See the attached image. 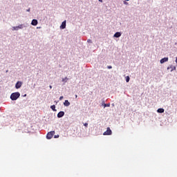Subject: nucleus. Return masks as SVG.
I'll return each instance as SVG.
<instances>
[{
  "label": "nucleus",
  "instance_id": "obj_1",
  "mask_svg": "<svg viewBox=\"0 0 177 177\" xmlns=\"http://www.w3.org/2000/svg\"><path fill=\"white\" fill-rule=\"evenodd\" d=\"M18 97H20V93H12L10 95L11 100H17Z\"/></svg>",
  "mask_w": 177,
  "mask_h": 177
},
{
  "label": "nucleus",
  "instance_id": "obj_2",
  "mask_svg": "<svg viewBox=\"0 0 177 177\" xmlns=\"http://www.w3.org/2000/svg\"><path fill=\"white\" fill-rule=\"evenodd\" d=\"M55 131H50L47 133L46 138L47 139H52L53 138V136L55 135Z\"/></svg>",
  "mask_w": 177,
  "mask_h": 177
},
{
  "label": "nucleus",
  "instance_id": "obj_3",
  "mask_svg": "<svg viewBox=\"0 0 177 177\" xmlns=\"http://www.w3.org/2000/svg\"><path fill=\"white\" fill-rule=\"evenodd\" d=\"M23 28V25L20 24L18 26H13L12 31H19V30H21Z\"/></svg>",
  "mask_w": 177,
  "mask_h": 177
},
{
  "label": "nucleus",
  "instance_id": "obj_4",
  "mask_svg": "<svg viewBox=\"0 0 177 177\" xmlns=\"http://www.w3.org/2000/svg\"><path fill=\"white\" fill-rule=\"evenodd\" d=\"M113 133V131H111V129H110V127H107L106 131L104 132V136H109L111 135Z\"/></svg>",
  "mask_w": 177,
  "mask_h": 177
},
{
  "label": "nucleus",
  "instance_id": "obj_5",
  "mask_svg": "<svg viewBox=\"0 0 177 177\" xmlns=\"http://www.w3.org/2000/svg\"><path fill=\"white\" fill-rule=\"evenodd\" d=\"M22 84H23L21 83V82H17L15 84L16 89H19V88H21Z\"/></svg>",
  "mask_w": 177,
  "mask_h": 177
},
{
  "label": "nucleus",
  "instance_id": "obj_6",
  "mask_svg": "<svg viewBox=\"0 0 177 177\" xmlns=\"http://www.w3.org/2000/svg\"><path fill=\"white\" fill-rule=\"evenodd\" d=\"M66 21H64L62 23V25L60 26V28L62 30H64V28H66Z\"/></svg>",
  "mask_w": 177,
  "mask_h": 177
},
{
  "label": "nucleus",
  "instance_id": "obj_7",
  "mask_svg": "<svg viewBox=\"0 0 177 177\" xmlns=\"http://www.w3.org/2000/svg\"><path fill=\"white\" fill-rule=\"evenodd\" d=\"M64 115V111H60L57 114L58 118H62Z\"/></svg>",
  "mask_w": 177,
  "mask_h": 177
},
{
  "label": "nucleus",
  "instance_id": "obj_8",
  "mask_svg": "<svg viewBox=\"0 0 177 177\" xmlns=\"http://www.w3.org/2000/svg\"><path fill=\"white\" fill-rule=\"evenodd\" d=\"M31 24H32V26H37L38 24V20L32 19Z\"/></svg>",
  "mask_w": 177,
  "mask_h": 177
},
{
  "label": "nucleus",
  "instance_id": "obj_9",
  "mask_svg": "<svg viewBox=\"0 0 177 177\" xmlns=\"http://www.w3.org/2000/svg\"><path fill=\"white\" fill-rule=\"evenodd\" d=\"M165 62H168V57H164L162 59H160V64H161L165 63Z\"/></svg>",
  "mask_w": 177,
  "mask_h": 177
},
{
  "label": "nucleus",
  "instance_id": "obj_10",
  "mask_svg": "<svg viewBox=\"0 0 177 177\" xmlns=\"http://www.w3.org/2000/svg\"><path fill=\"white\" fill-rule=\"evenodd\" d=\"M114 37L115 38H120V37H121V32H115L114 35Z\"/></svg>",
  "mask_w": 177,
  "mask_h": 177
},
{
  "label": "nucleus",
  "instance_id": "obj_11",
  "mask_svg": "<svg viewBox=\"0 0 177 177\" xmlns=\"http://www.w3.org/2000/svg\"><path fill=\"white\" fill-rule=\"evenodd\" d=\"M169 68L171 69V71H174V70H176V68L174 66H170L167 67V70H169Z\"/></svg>",
  "mask_w": 177,
  "mask_h": 177
},
{
  "label": "nucleus",
  "instance_id": "obj_12",
  "mask_svg": "<svg viewBox=\"0 0 177 177\" xmlns=\"http://www.w3.org/2000/svg\"><path fill=\"white\" fill-rule=\"evenodd\" d=\"M64 105L66 106V107H68V106H70V102H68V100H65V102H64Z\"/></svg>",
  "mask_w": 177,
  "mask_h": 177
},
{
  "label": "nucleus",
  "instance_id": "obj_13",
  "mask_svg": "<svg viewBox=\"0 0 177 177\" xmlns=\"http://www.w3.org/2000/svg\"><path fill=\"white\" fill-rule=\"evenodd\" d=\"M158 113H164L165 110L162 108H160L157 110Z\"/></svg>",
  "mask_w": 177,
  "mask_h": 177
},
{
  "label": "nucleus",
  "instance_id": "obj_14",
  "mask_svg": "<svg viewBox=\"0 0 177 177\" xmlns=\"http://www.w3.org/2000/svg\"><path fill=\"white\" fill-rule=\"evenodd\" d=\"M50 109H51L53 111H56V106H55V105H52V106H50Z\"/></svg>",
  "mask_w": 177,
  "mask_h": 177
},
{
  "label": "nucleus",
  "instance_id": "obj_15",
  "mask_svg": "<svg viewBox=\"0 0 177 177\" xmlns=\"http://www.w3.org/2000/svg\"><path fill=\"white\" fill-rule=\"evenodd\" d=\"M68 80V78L66 77L65 78L62 79L63 82H66Z\"/></svg>",
  "mask_w": 177,
  "mask_h": 177
},
{
  "label": "nucleus",
  "instance_id": "obj_16",
  "mask_svg": "<svg viewBox=\"0 0 177 177\" xmlns=\"http://www.w3.org/2000/svg\"><path fill=\"white\" fill-rule=\"evenodd\" d=\"M129 80H131V78H129V76H127L126 77V82H129Z\"/></svg>",
  "mask_w": 177,
  "mask_h": 177
},
{
  "label": "nucleus",
  "instance_id": "obj_17",
  "mask_svg": "<svg viewBox=\"0 0 177 177\" xmlns=\"http://www.w3.org/2000/svg\"><path fill=\"white\" fill-rule=\"evenodd\" d=\"M104 107H110V104H104Z\"/></svg>",
  "mask_w": 177,
  "mask_h": 177
},
{
  "label": "nucleus",
  "instance_id": "obj_18",
  "mask_svg": "<svg viewBox=\"0 0 177 177\" xmlns=\"http://www.w3.org/2000/svg\"><path fill=\"white\" fill-rule=\"evenodd\" d=\"M87 42H88V44H92V40L90 39H88L87 40Z\"/></svg>",
  "mask_w": 177,
  "mask_h": 177
},
{
  "label": "nucleus",
  "instance_id": "obj_19",
  "mask_svg": "<svg viewBox=\"0 0 177 177\" xmlns=\"http://www.w3.org/2000/svg\"><path fill=\"white\" fill-rule=\"evenodd\" d=\"M107 68H109V69L110 70V69L113 68V66H107Z\"/></svg>",
  "mask_w": 177,
  "mask_h": 177
},
{
  "label": "nucleus",
  "instance_id": "obj_20",
  "mask_svg": "<svg viewBox=\"0 0 177 177\" xmlns=\"http://www.w3.org/2000/svg\"><path fill=\"white\" fill-rule=\"evenodd\" d=\"M84 125L86 127V128H88V123H84Z\"/></svg>",
  "mask_w": 177,
  "mask_h": 177
},
{
  "label": "nucleus",
  "instance_id": "obj_21",
  "mask_svg": "<svg viewBox=\"0 0 177 177\" xmlns=\"http://www.w3.org/2000/svg\"><path fill=\"white\" fill-rule=\"evenodd\" d=\"M59 100H63V96H61V97H59Z\"/></svg>",
  "mask_w": 177,
  "mask_h": 177
},
{
  "label": "nucleus",
  "instance_id": "obj_22",
  "mask_svg": "<svg viewBox=\"0 0 177 177\" xmlns=\"http://www.w3.org/2000/svg\"><path fill=\"white\" fill-rule=\"evenodd\" d=\"M54 138H55V139L57 138H59V135L55 136Z\"/></svg>",
  "mask_w": 177,
  "mask_h": 177
},
{
  "label": "nucleus",
  "instance_id": "obj_23",
  "mask_svg": "<svg viewBox=\"0 0 177 177\" xmlns=\"http://www.w3.org/2000/svg\"><path fill=\"white\" fill-rule=\"evenodd\" d=\"M49 88H50V89H52V86H50Z\"/></svg>",
  "mask_w": 177,
  "mask_h": 177
},
{
  "label": "nucleus",
  "instance_id": "obj_24",
  "mask_svg": "<svg viewBox=\"0 0 177 177\" xmlns=\"http://www.w3.org/2000/svg\"><path fill=\"white\" fill-rule=\"evenodd\" d=\"M77 97H78V95H75V98L77 99Z\"/></svg>",
  "mask_w": 177,
  "mask_h": 177
},
{
  "label": "nucleus",
  "instance_id": "obj_25",
  "mask_svg": "<svg viewBox=\"0 0 177 177\" xmlns=\"http://www.w3.org/2000/svg\"><path fill=\"white\" fill-rule=\"evenodd\" d=\"M27 12H30V9H28V10H27Z\"/></svg>",
  "mask_w": 177,
  "mask_h": 177
},
{
  "label": "nucleus",
  "instance_id": "obj_26",
  "mask_svg": "<svg viewBox=\"0 0 177 177\" xmlns=\"http://www.w3.org/2000/svg\"><path fill=\"white\" fill-rule=\"evenodd\" d=\"M126 1H129V0H126Z\"/></svg>",
  "mask_w": 177,
  "mask_h": 177
}]
</instances>
